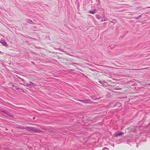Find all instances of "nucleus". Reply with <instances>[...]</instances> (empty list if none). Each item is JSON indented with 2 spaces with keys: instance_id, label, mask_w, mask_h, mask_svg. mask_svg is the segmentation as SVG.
I'll list each match as a JSON object with an SVG mask.
<instances>
[{
  "instance_id": "obj_1",
  "label": "nucleus",
  "mask_w": 150,
  "mask_h": 150,
  "mask_svg": "<svg viewBox=\"0 0 150 150\" xmlns=\"http://www.w3.org/2000/svg\"><path fill=\"white\" fill-rule=\"evenodd\" d=\"M27 131L29 132H31L34 133L43 132V131L41 129L34 127H28L27 128Z\"/></svg>"
},
{
  "instance_id": "obj_2",
  "label": "nucleus",
  "mask_w": 150,
  "mask_h": 150,
  "mask_svg": "<svg viewBox=\"0 0 150 150\" xmlns=\"http://www.w3.org/2000/svg\"><path fill=\"white\" fill-rule=\"evenodd\" d=\"M79 101L81 102L85 103H92V101L89 99L84 100H79Z\"/></svg>"
},
{
  "instance_id": "obj_3",
  "label": "nucleus",
  "mask_w": 150,
  "mask_h": 150,
  "mask_svg": "<svg viewBox=\"0 0 150 150\" xmlns=\"http://www.w3.org/2000/svg\"><path fill=\"white\" fill-rule=\"evenodd\" d=\"M0 42L5 47H7L8 46L7 43L5 42V40L1 38L0 40Z\"/></svg>"
},
{
  "instance_id": "obj_4",
  "label": "nucleus",
  "mask_w": 150,
  "mask_h": 150,
  "mask_svg": "<svg viewBox=\"0 0 150 150\" xmlns=\"http://www.w3.org/2000/svg\"><path fill=\"white\" fill-rule=\"evenodd\" d=\"M1 112L3 113L8 116H9L11 117H13V115L11 113H10V112H9L8 111L3 110L1 111Z\"/></svg>"
},
{
  "instance_id": "obj_5",
  "label": "nucleus",
  "mask_w": 150,
  "mask_h": 150,
  "mask_svg": "<svg viewBox=\"0 0 150 150\" xmlns=\"http://www.w3.org/2000/svg\"><path fill=\"white\" fill-rule=\"evenodd\" d=\"M124 133L122 132H120L119 133H116L114 134L115 137H118L121 136L122 135H123Z\"/></svg>"
},
{
  "instance_id": "obj_6",
  "label": "nucleus",
  "mask_w": 150,
  "mask_h": 150,
  "mask_svg": "<svg viewBox=\"0 0 150 150\" xmlns=\"http://www.w3.org/2000/svg\"><path fill=\"white\" fill-rule=\"evenodd\" d=\"M35 84L33 82H30L28 84H27V86L28 87H29L30 86H35Z\"/></svg>"
},
{
  "instance_id": "obj_7",
  "label": "nucleus",
  "mask_w": 150,
  "mask_h": 150,
  "mask_svg": "<svg viewBox=\"0 0 150 150\" xmlns=\"http://www.w3.org/2000/svg\"><path fill=\"white\" fill-rule=\"evenodd\" d=\"M26 21L28 23H29L30 24H35V23H33L32 20H31L29 19H26Z\"/></svg>"
},
{
  "instance_id": "obj_8",
  "label": "nucleus",
  "mask_w": 150,
  "mask_h": 150,
  "mask_svg": "<svg viewBox=\"0 0 150 150\" xmlns=\"http://www.w3.org/2000/svg\"><path fill=\"white\" fill-rule=\"evenodd\" d=\"M96 12V10L94 9L93 11H90L88 12L89 13L91 14H94Z\"/></svg>"
},
{
  "instance_id": "obj_9",
  "label": "nucleus",
  "mask_w": 150,
  "mask_h": 150,
  "mask_svg": "<svg viewBox=\"0 0 150 150\" xmlns=\"http://www.w3.org/2000/svg\"><path fill=\"white\" fill-rule=\"evenodd\" d=\"M27 127H24L20 126V127H18V128H19L21 129H25L26 130H27Z\"/></svg>"
},
{
  "instance_id": "obj_10",
  "label": "nucleus",
  "mask_w": 150,
  "mask_h": 150,
  "mask_svg": "<svg viewBox=\"0 0 150 150\" xmlns=\"http://www.w3.org/2000/svg\"><path fill=\"white\" fill-rule=\"evenodd\" d=\"M142 15H141L140 16H138L137 17H134V18L136 19H137L141 18L142 17Z\"/></svg>"
},
{
  "instance_id": "obj_11",
  "label": "nucleus",
  "mask_w": 150,
  "mask_h": 150,
  "mask_svg": "<svg viewBox=\"0 0 150 150\" xmlns=\"http://www.w3.org/2000/svg\"><path fill=\"white\" fill-rule=\"evenodd\" d=\"M104 82H105L104 81H98V82L100 84H101L102 85H104Z\"/></svg>"
},
{
  "instance_id": "obj_12",
  "label": "nucleus",
  "mask_w": 150,
  "mask_h": 150,
  "mask_svg": "<svg viewBox=\"0 0 150 150\" xmlns=\"http://www.w3.org/2000/svg\"><path fill=\"white\" fill-rule=\"evenodd\" d=\"M102 150H109V149L106 147H104L103 148Z\"/></svg>"
},
{
  "instance_id": "obj_13",
  "label": "nucleus",
  "mask_w": 150,
  "mask_h": 150,
  "mask_svg": "<svg viewBox=\"0 0 150 150\" xmlns=\"http://www.w3.org/2000/svg\"><path fill=\"white\" fill-rule=\"evenodd\" d=\"M57 50H58L61 51H62V50L60 48H57Z\"/></svg>"
},
{
  "instance_id": "obj_14",
  "label": "nucleus",
  "mask_w": 150,
  "mask_h": 150,
  "mask_svg": "<svg viewBox=\"0 0 150 150\" xmlns=\"http://www.w3.org/2000/svg\"><path fill=\"white\" fill-rule=\"evenodd\" d=\"M115 90H121V88H115Z\"/></svg>"
},
{
  "instance_id": "obj_15",
  "label": "nucleus",
  "mask_w": 150,
  "mask_h": 150,
  "mask_svg": "<svg viewBox=\"0 0 150 150\" xmlns=\"http://www.w3.org/2000/svg\"><path fill=\"white\" fill-rule=\"evenodd\" d=\"M21 79L22 81H25L23 79Z\"/></svg>"
},
{
  "instance_id": "obj_16",
  "label": "nucleus",
  "mask_w": 150,
  "mask_h": 150,
  "mask_svg": "<svg viewBox=\"0 0 150 150\" xmlns=\"http://www.w3.org/2000/svg\"><path fill=\"white\" fill-rule=\"evenodd\" d=\"M147 85L150 86V83H148L147 84Z\"/></svg>"
},
{
  "instance_id": "obj_17",
  "label": "nucleus",
  "mask_w": 150,
  "mask_h": 150,
  "mask_svg": "<svg viewBox=\"0 0 150 150\" xmlns=\"http://www.w3.org/2000/svg\"><path fill=\"white\" fill-rule=\"evenodd\" d=\"M114 146H115V145H114V144H112V146H113V147H114Z\"/></svg>"
},
{
  "instance_id": "obj_18",
  "label": "nucleus",
  "mask_w": 150,
  "mask_h": 150,
  "mask_svg": "<svg viewBox=\"0 0 150 150\" xmlns=\"http://www.w3.org/2000/svg\"><path fill=\"white\" fill-rule=\"evenodd\" d=\"M138 145H137V146H136V147H138Z\"/></svg>"
},
{
  "instance_id": "obj_19",
  "label": "nucleus",
  "mask_w": 150,
  "mask_h": 150,
  "mask_svg": "<svg viewBox=\"0 0 150 150\" xmlns=\"http://www.w3.org/2000/svg\"><path fill=\"white\" fill-rule=\"evenodd\" d=\"M33 28H34L35 27L34 26H33Z\"/></svg>"
},
{
  "instance_id": "obj_20",
  "label": "nucleus",
  "mask_w": 150,
  "mask_h": 150,
  "mask_svg": "<svg viewBox=\"0 0 150 150\" xmlns=\"http://www.w3.org/2000/svg\"><path fill=\"white\" fill-rule=\"evenodd\" d=\"M94 99V100H95L96 99H95V98H93Z\"/></svg>"
},
{
  "instance_id": "obj_21",
  "label": "nucleus",
  "mask_w": 150,
  "mask_h": 150,
  "mask_svg": "<svg viewBox=\"0 0 150 150\" xmlns=\"http://www.w3.org/2000/svg\"><path fill=\"white\" fill-rule=\"evenodd\" d=\"M97 1H99V0H96Z\"/></svg>"
},
{
  "instance_id": "obj_22",
  "label": "nucleus",
  "mask_w": 150,
  "mask_h": 150,
  "mask_svg": "<svg viewBox=\"0 0 150 150\" xmlns=\"http://www.w3.org/2000/svg\"><path fill=\"white\" fill-rule=\"evenodd\" d=\"M96 18H98V17L97 16V17H96Z\"/></svg>"
},
{
  "instance_id": "obj_23",
  "label": "nucleus",
  "mask_w": 150,
  "mask_h": 150,
  "mask_svg": "<svg viewBox=\"0 0 150 150\" xmlns=\"http://www.w3.org/2000/svg\"><path fill=\"white\" fill-rule=\"evenodd\" d=\"M96 18H98V17L97 16V17H96Z\"/></svg>"
},
{
  "instance_id": "obj_24",
  "label": "nucleus",
  "mask_w": 150,
  "mask_h": 150,
  "mask_svg": "<svg viewBox=\"0 0 150 150\" xmlns=\"http://www.w3.org/2000/svg\"><path fill=\"white\" fill-rule=\"evenodd\" d=\"M0 53H2V52H1V51H0Z\"/></svg>"
}]
</instances>
